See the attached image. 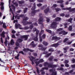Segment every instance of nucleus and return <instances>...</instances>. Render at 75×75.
I'll return each instance as SVG.
<instances>
[{"label": "nucleus", "mask_w": 75, "mask_h": 75, "mask_svg": "<svg viewBox=\"0 0 75 75\" xmlns=\"http://www.w3.org/2000/svg\"><path fill=\"white\" fill-rule=\"evenodd\" d=\"M48 64H49V63L47 62H45L44 63V66L45 67H47V65H48Z\"/></svg>", "instance_id": "41"}, {"label": "nucleus", "mask_w": 75, "mask_h": 75, "mask_svg": "<svg viewBox=\"0 0 75 75\" xmlns=\"http://www.w3.org/2000/svg\"><path fill=\"white\" fill-rule=\"evenodd\" d=\"M57 67V65L52 64L51 63H49L48 66V68H54Z\"/></svg>", "instance_id": "5"}, {"label": "nucleus", "mask_w": 75, "mask_h": 75, "mask_svg": "<svg viewBox=\"0 0 75 75\" xmlns=\"http://www.w3.org/2000/svg\"><path fill=\"white\" fill-rule=\"evenodd\" d=\"M19 54H23V55L24 54V52H23V51H22L19 52Z\"/></svg>", "instance_id": "52"}, {"label": "nucleus", "mask_w": 75, "mask_h": 75, "mask_svg": "<svg viewBox=\"0 0 75 75\" xmlns=\"http://www.w3.org/2000/svg\"><path fill=\"white\" fill-rule=\"evenodd\" d=\"M36 71L37 74H40V70H39V69L37 67H36Z\"/></svg>", "instance_id": "25"}, {"label": "nucleus", "mask_w": 75, "mask_h": 75, "mask_svg": "<svg viewBox=\"0 0 75 75\" xmlns=\"http://www.w3.org/2000/svg\"><path fill=\"white\" fill-rule=\"evenodd\" d=\"M57 31H62L63 30V28H60L57 29Z\"/></svg>", "instance_id": "48"}, {"label": "nucleus", "mask_w": 75, "mask_h": 75, "mask_svg": "<svg viewBox=\"0 0 75 75\" xmlns=\"http://www.w3.org/2000/svg\"><path fill=\"white\" fill-rule=\"evenodd\" d=\"M63 35H67L68 34V32H65V30H63Z\"/></svg>", "instance_id": "33"}, {"label": "nucleus", "mask_w": 75, "mask_h": 75, "mask_svg": "<svg viewBox=\"0 0 75 75\" xmlns=\"http://www.w3.org/2000/svg\"><path fill=\"white\" fill-rule=\"evenodd\" d=\"M48 51L49 52H54V49H53V48H51L50 49H49Z\"/></svg>", "instance_id": "20"}, {"label": "nucleus", "mask_w": 75, "mask_h": 75, "mask_svg": "<svg viewBox=\"0 0 75 75\" xmlns=\"http://www.w3.org/2000/svg\"><path fill=\"white\" fill-rule=\"evenodd\" d=\"M61 20V18L57 17L55 19V21H59Z\"/></svg>", "instance_id": "17"}, {"label": "nucleus", "mask_w": 75, "mask_h": 75, "mask_svg": "<svg viewBox=\"0 0 75 75\" xmlns=\"http://www.w3.org/2000/svg\"><path fill=\"white\" fill-rule=\"evenodd\" d=\"M46 20V21L47 23H49L50 22V19H49L48 18H47Z\"/></svg>", "instance_id": "61"}, {"label": "nucleus", "mask_w": 75, "mask_h": 75, "mask_svg": "<svg viewBox=\"0 0 75 75\" xmlns=\"http://www.w3.org/2000/svg\"><path fill=\"white\" fill-rule=\"evenodd\" d=\"M18 3L19 4H22L24 3V1H19Z\"/></svg>", "instance_id": "30"}, {"label": "nucleus", "mask_w": 75, "mask_h": 75, "mask_svg": "<svg viewBox=\"0 0 75 75\" xmlns=\"http://www.w3.org/2000/svg\"><path fill=\"white\" fill-rule=\"evenodd\" d=\"M44 30H41L40 33L39 34V35H42V33H44Z\"/></svg>", "instance_id": "49"}, {"label": "nucleus", "mask_w": 75, "mask_h": 75, "mask_svg": "<svg viewBox=\"0 0 75 75\" xmlns=\"http://www.w3.org/2000/svg\"><path fill=\"white\" fill-rule=\"evenodd\" d=\"M36 6H35V3H34L33 4V6L32 8V10L33 11H32L31 13H32V16H34V15H35V13H36V12H38L40 11L39 9L35 10V9L36 8Z\"/></svg>", "instance_id": "1"}, {"label": "nucleus", "mask_w": 75, "mask_h": 75, "mask_svg": "<svg viewBox=\"0 0 75 75\" xmlns=\"http://www.w3.org/2000/svg\"><path fill=\"white\" fill-rule=\"evenodd\" d=\"M5 34L6 33L4 31L3 32L1 35V36L3 38H5Z\"/></svg>", "instance_id": "13"}, {"label": "nucleus", "mask_w": 75, "mask_h": 75, "mask_svg": "<svg viewBox=\"0 0 75 75\" xmlns=\"http://www.w3.org/2000/svg\"><path fill=\"white\" fill-rule=\"evenodd\" d=\"M35 64H36V66H38V65H39V64H40V62L39 61L36 62H35Z\"/></svg>", "instance_id": "45"}, {"label": "nucleus", "mask_w": 75, "mask_h": 75, "mask_svg": "<svg viewBox=\"0 0 75 75\" xmlns=\"http://www.w3.org/2000/svg\"><path fill=\"white\" fill-rule=\"evenodd\" d=\"M12 3L14 5H15V6H18V4H17V2L14 3V1H13Z\"/></svg>", "instance_id": "42"}, {"label": "nucleus", "mask_w": 75, "mask_h": 75, "mask_svg": "<svg viewBox=\"0 0 75 75\" xmlns=\"http://www.w3.org/2000/svg\"><path fill=\"white\" fill-rule=\"evenodd\" d=\"M20 17H19V16H18L17 15H16L15 16V18H16H16H17V19H18V20H19V19H20Z\"/></svg>", "instance_id": "39"}, {"label": "nucleus", "mask_w": 75, "mask_h": 75, "mask_svg": "<svg viewBox=\"0 0 75 75\" xmlns=\"http://www.w3.org/2000/svg\"><path fill=\"white\" fill-rule=\"evenodd\" d=\"M44 60H43V59H40L39 61V62L40 63H42V62H44Z\"/></svg>", "instance_id": "26"}, {"label": "nucleus", "mask_w": 75, "mask_h": 75, "mask_svg": "<svg viewBox=\"0 0 75 75\" xmlns=\"http://www.w3.org/2000/svg\"><path fill=\"white\" fill-rule=\"evenodd\" d=\"M54 58V57L52 56H51L49 58V60L50 61H52V59Z\"/></svg>", "instance_id": "35"}, {"label": "nucleus", "mask_w": 75, "mask_h": 75, "mask_svg": "<svg viewBox=\"0 0 75 75\" xmlns=\"http://www.w3.org/2000/svg\"><path fill=\"white\" fill-rule=\"evenodd\" d=\"M33 40L34 41H38V36L36 35V37L33 38Z\"/></svg>", "instance_id": "18"}, {"label": "nucleus", "mask_w": 75, "mask_h": 75, "mask_svg": "<svg viewBox=\"0 0 75 75\" xmlns=\"http://www.w3.org/2000/svg\"><path fill=\"white\" fill-rule=\"evenodd\" d=\"M60 38L58 37L57 36H53L52 37V40H55L57 41H58V40H60Z\"/></svg>", "instance_id": "7"}, {"label": "nucleus", "mask_w": 75, "mask_h": 75, "mask_svg": "<svg viewBox=\"0 0 75 75\" xmlns=\"http://www.w3.org/2000/svg\"><path fill=\"white\" fill-rule=\"evenodd\" d=\"M57 23L56 22H53L51 24V25L50 26L51 27L54 28V26H55V25H57Z\"/></svg>", "instance_id": "8"}, {"label": "nucleus", "mask_w": 75, "mask_h": 75, "mask_svg": "<svg viewBox=\"0 0 75 75\" xmlns=\"http://www.w3.org/2000/svg\"><path fill=\"white\" fill-rule=\"evenodd\" d=\"M57 6V5L56 4H54L53 5V7H56Z\"/></svg>", "instance_id": "64"}, {"label": "nucleus", "mask_w": 75, "mask_h": 75, "mask_svg": "<svg viewBox=\"0 0 75 75\" xmlns=\"http://www.w3.org/2000/svg\"><path fill=\"white\" fill-rule=\"evenodd\" d=\"M43 44H44L45 46H47L48 45V43L44 41L43 42Z\"/></svg>", "instance_id": "31"}, {"label": "nucleus", "mask_w": 75, "mask_h": 75, "mask_svg": "<svg viewBox=\"0 0 75 75\" xmlns=\"http://www.w3.org/2000/svg\"><path fill=\"white\" fill-rule=\"evenodd\" d=\"M34 41H33L30 43V45L32 46L33 48H34V47H35L36 46V45L35 44L33 43H34Z\"/></svg>", "instance_id": "10"}, {"label": "nucleus", "mask_w": 75, "mask_h": 75, "mask_svg": "<svg viewBox=\"0 0 75 75\" xmlns=\"http://www.w3.org/2000/svg\"><path fill=\"white\" fill-rule=\"evenodd\" d=\"M62 10H69L70 12H72V11H75V8L71 9V7H69V8H62Z\"/></svg>", "instance_id": "3"}, {"label": "nucleus", "mask_w": 75, "mask_h": 75, "mask_svg": "<svg viewBox=\"0 0 75 75\" xmlns=\"http://www.w3.org/2000/svg\"><path fill=\"white\" fill-rule=\"evenodd\" d=\"M33 27L34 26H33V25H30L29 28L30 29V30H32Z\"/></svg>", "instance_id": "43"}, {"label": "nucleus", "mask_w": 75, "mask_h": 75, "mask_svg": "<svg viewBox=\"0 0 75 75\" xmlns=\"http://www.w3.org/2000/svg\"><path fill=\"white\" fill-rule=\"evenodd\" d=\"M63 2L64 1H57V3H61V4H62Z\"/></svg>", "instance_id": "38"}, {"label": "nucleus", "mask_w": 75, "mask_h": 75, "mask_svg": "<svg viewBox=\"0 0 75 75\" xmlns=\"http://www.w3.org/2000/svg\"><path fill=\"white\" fill-rule=\"evenodd\" d=\"M71 67L72 68H75V64L72 65L71 66Z\"/></svg>", "instance_id": "59"}, {"label": "nucleus", "mask_w": 75, "mask_h": 75, "mask_svg": "<svg viewBox=\"0 0 75 75\" xmlns=\"http://www.w3.org/2000/svg\"><path fill=\"white\" fill-rule=\"evenodd\" d=\"M37 6H38V7H40L42 6V4H37Z\"/></svg>", "instance_id": "62"}, {"label": "nucleus", "mask_w": 75, "mask_h": 75, "mask_svg": "<svg viewBox=\"0 0 75 75\" xmlns=\"http://www.w3.org/2000/svg\"><path fill=\"white\" fill-rule=\"evenodd\" d=\"M23 22V24L25 25H26L27 24H28V21H25V22Z\"/></svg>", "instance_id": "51"}, {"label": "nucleus", "mask_w": 75, "mask_h": 75, "mask_svg": "<svg viewBox=\"0 0 75 75\" xmlns=\"http://www.w3.org/2000/svg\"><path fill=\"white\" fill-rule=\"evenodd\" d=\"M16 45L17 46H20V44L18 42L16 43Z\"/></svg>", "instance_id": "55"}, {"label": "nucleus", "mask_w": 75, "mask_h": 75, "mask_svg": "<svg viewBox=\"0 0 75 75\" xmlns=\"http://www.w3.org/2000/svg\"><path fill=\"white\" fill-rule=\"evenodd\" d=\"M24 30H27L29 29V27L28 26H25L24 28Z\"/></svg>", "instance_id": "50"}, {"label": "nucleus", "mask_w": 75, "mask_h": 75, "mask_svg": "<svg viewBox=\"0 0 75 75\" xmlns=\"http://www.w3.org/2000/svg\"><path fill=\"white\" fill-rule=\"evenodd\" d=\"M46 31L48 32V33H50V34H51L52 33V31H51V30H49L48 29H46Z\"/></svg>", "instance_id": "36"}, {"label": "nucleus", "mask_w": 75, "mask_h": 75, "mask_svg": "<svg viewBox=\"0 0 75 75\" xmlns=\"http://www.w3.org/2000/svg\"><path fill=\"white\" fill-rule=\"evenodd\" d=\"M14 42L13 40V39H11L10 41V44L11 45H14Z\"/></svg>", "instance_id": "21"}, {"label": "nucleus", "mask_w": 75, "mask_h": 75, "mask_svg": "<svg viewBox=\"0 0 75 75\" xmlns=\"http://www.w3.org/2000/svg\"><path fill=\"white\" fill-rule=\"evenodd\" d=\"M52 54V52L48 54H47L45 56V57H49V56H50V55H51Z\"/></svg>", "instance_id": "34"}, {"label": "nucleus", "mask_w": 75, "mask_h": 75, "mask_svg": "<svg viewBox=\"0 0 75 75\" xmlns=\"http://www.w3.org/2000/svg\"><path fill=\"white\" fill-rule=\"evenodd\" d=\"M59 45H60V44H58V43H57L51 45V47H58Z\"/></svg>", "instance_id": "9"}, {"label": "nucleus", "mask_w": 75, "mask_h": 75, "mask_svg": "<svg viewBox=\"0 0 75 75\" xmlns=\"http://www.w3.org/2000/svg\"><path fill=\"white\" fill-rule=\"evenodd\" d=\"M19 56L20 54H18L15 57V58L16 59H17V60H18V59H19V58H18V57H19Z\"/></svg>", "instance_id": "19"}, {"label": "nucleus", "mask_w": 75, "mask_h": 75, "mask_svg": "<svg viewBox=\"0 0 75 75\" xmlns=\"http://www.w3.org/2000/svg\"><path fill=\"white\" fill-rule=\"evenodd\" d=\"M24 18L23 19V22H25L27 20H28V18L27 17L24 16Z\"/></svg>", "instance_id": "11"}, {"label": "nucleus", "mask_w": 75, "mask_h": 75, "mask_svg": "<svg viewBox=\"0 0 75 75\" xmlns=\"http://www.w3.org/2000/svg\"><path fill=\"white\" fill-rule=\"evenodd\" d=\"M69 40L68 38H65L63 40L64 42H66L67 41H68Z\"/></svg>", "instance_id": "29"}, {"label": "nucleus", "mask_w": 75, "mask_h": 75, "mask_svg": "<svg viewBox=\"0 0 75 75\" xmlns=\"http://www.w3.org/2000/svg\"><path fill=\"white\" fill-rule=\"evenodd\" d=\"M60 6L61 7H62V8H63V7H64V4H63V3H62L60 5Z\"/></svg>", "instance_id": "60"}, {"label": "nucleus", "mask_w": 75, "mask_h": 75, "mask_svg": "<svg viewBox=\"0 0 75 75\" xmlns=\"http://www.w3.org/2000/svg\"><path fill=\"white\" fill-rule=\"evenodd\" d=\"M54 71H55V69H50L49 70V72H52V73Z\"/></svg>", "instance_id": "22"}, {"label": "nucleus", "mask_w": 75, "mask_h": 75, "mask_svg": "<svg viewBox=\"0 0 75 75\" xmlns=\"http://www.w3.org/2000/svg\"><path fill=\"white\" fill-rule=\"evenodd\" d=\"M42 16V14L41 13H40V18L38 20V24H41L42 27H43L44 26V25H43V24L42 23H43V18H42V16Z\"/></svg>", "instance_id": "2"}, {"label": "nucleus", "mask_w": 75, "mask_h": 75, "mask_svg": "<svg viewBox=\"0 0 75 75\" xmlns=\"http://www.w3.org/2000/svg\"><path fill=\"white\" fill-rule=\"evenodd\" d=\"M52 75H57V72L53 71L51 74Z\"/></svg>", "instance_id": "47"}, {"label": "nucleus", "mask_w": 75, "mask_h": 75, "mask_svg": "<svg viewBox=\"0 0 75 75\" xmlns=\"http://www.w3.org/2000/svg\"><path fill=\"white\" fill-rule=\"evenodd\" d=\"M72 20H73V19L71 18L68 20V22L71 23H72Z\"/></svg>", "instance_id": "28"}, {"label": "nucleus", "mask_w": 75, "mask_h": 75, "mask_svg": "<svg viewBox=\"0 0 75 75\" xmlns=\"http://www.w3.org/2000/svg\"><path fill=\"white\" fill-rule=\"evenodd\" d=\"M46 48H44L43 47H42L40 49L41 50H42V51H45V50H46Z\"/></svg>", "instance_id": "27"}, {"label": "nucleus", "mask_w": 75, "mask_h": 75, "mask_svg": "<svg viewBox=\"0 0 75 75\" xmlns=\"http://www.w3.org/2000/svg\"><path fill=\"white\" fill-rule=\"evenodd\" d=\"M23 41V39H21L20 38L18 39V41L19 43H20V42H22Z\"/></svg>", "instance_id": "24"}, {"label": "nucleus", "mask_w": 75, "mask_h": 75, "mask_svg": "<svg viewBox=\"0 0 75 75\" xmlns=\"http://www.w3.org/2000/svg\"><path fill=\"white\" fill-rule=\"evenodd\" d=\"M69 47H66L65 48H63V49L64 50V53H66L67 52V50L68 49Z\"/></svg>", "instance_id": "15"}, {"label": "nucleus", "mask_w": 75, "mask_h": 75, "mask_svg": "<svg viewBox=\"0 0 75 75\" xmlns=\"http://www.w3.org/2000/svg\"><path fill=\"white\" fill-rule=\"evenodd\" d=\"M27 10H28V8H24V10H23V12H24V13H26V12H27Z\"/></svg>", "instance_id": "23"}, {"label": "nucleus", "mask_w": 75, "mask_h": 75, "mask_svg": "<svg viewBox=\"0 0 75 75\" xmlns=\"http://www.w3.org/2000/svg\"><path fill=\"white\" fill-rule=\"evenodd\" d=\"M55 10L56 12H58V11H59L61 10V9L60 8H55Z\"/></svg>", "instance_id": "46"}, {"label": "nucleus", "mask_w": 75, "mask_h": 75, "mask_svg": "<svg viewBox=\"0 0 75 75\" xmlns=\"http://www.w3.org/2000/svg\"><path fill=\"white\" fill-rule=\"evenodd\" d=\"M69 62V60H66L64 62V64H68Z\"/></svg>", "instance_id": "40"}, {"label": "nucleus", "mask_w": 75, "mask_h": 75, "mask_svg": "<svg viewBox=\"0 0 75 75\" xmlns=\"http://www.w3.org/2000/svg\"><path fill=\"white\" fill-rule=\"evenodd\" d=\"M39 40L40 42H42V37L41 35H39Z\"/></svg>", "instance_id": "37"}, {"label": "nucleus", "mask_w": 75, "mask_h": 75, "mask_svg": "<svg viewBox=\"0 0 75 75\" xmlns=\"http://www.w3.org/2000/svg\"><path fill=\"white\" fill-rule=\"evenodd\" d=\"M3 27H4V28H5V29H6V28H7V26L6 25V23L4 24L3 22Z\"/></svg>", "instance_id": "32"}, {"label": "nucleus", "mask_w": 75, "mask_h": 75, "mask_svg": "<svg viewBox=\"0 0 75 75\" xmlns=\"http://www.w3.org/2000/svg\"><path fill=\"white\" fill-rule=\"evenodd\" d=\"M28 36H29V35H23L21 36V38H22V39H24V41H26L27 40L28 38Z\"/></svg>", "instance_id": "4"}, {"label": "nucleus", "mask_w": 75, "mask_h": 75, "mask_svg": "<svg viewBox=\"0 0 75 75\" xmlns=\"http://www.w3.org/2000/svg\"><path fill=\"white\" fill-rule=\"evenodd\" d=\"M30 60L32 62V65H33L34 64V62H33V59H30Z\"/></svg>", "instance_id": "54"}, {"label": "nucleus", "mask_w": 75, "mask_h": 75, "mask_svg": "<svg viewBox=\"0 0 75 75\" xmlns=\"http://www.w3.org/2000/svg\"><path fill=\"white\" fill-rule=\"evenodd\" d=\"M45 37H46V35L45 34H43L42 36V38L43 39H45Z\"/></svg>", "instance_id": "57"}, {"label": "nucleus", "mask_w": 75, "mask_h": 75, "mask_svg": "<svg viewBox=\"0 0 75 75\" xmlns=\"http://www.w3.org/2000/svg\"><path fill=\"white\" fill-rule=\"evenodd\" d=\"M36 35L38 36V33L40 32V31L38 30H37L36 31Z\"/></svg>", "instance_id": "44"}, {"label": "nucleus", "mask_w": 75, "mask_h": 75, "mask_svg": "<svg viewBox=\"0 0 75 75\" xmlns=\"http://www.w3.org/2000/svg\"><path fill=\"white\" fill-rule=\"evenodd\" d=\"M33 54L34 55V57H37V53H33Z\"/></svg>", "instance_id": "53"}, {"label": "nucleus", "mask_w": 75, "mask_h": 75, "mask_svg": "<svg viewBox=\"0 0 75 75\" xmlns=\"http://www.w3.org/2000/svg\"><path fill=\"white\" fill-rule=\"evenodd\" d=\"M49 11H50V9L49 8H46L45 10L44 11V12L45 14H47V13H48V12Z\"/></svg>", "instance_id": "14"}, {"label": "nucleus", "mask_w": 75, "mask_h": 75, "mask_svg": "<svg viewBox=\"0 0 75 75\" xmlns=\"http://www.w3.org/2000/svg\"><path fill=\"white\" fill-rule=\"evenodd\" d=\"M15 25V28H16V29H17L18 28V27H21V25H20V24L16 23Z\"/></svg>", "instance_id": "12"}, {"label": "nucleus", "mask_w": 75, "mask_h": 75, "mask_svg": "<svg viewBox=\"0 0 75 75\" xmlns=\"http://www.w3.org/2000/svg\"><path fill=\"white\" fill-rule=\"evenodd\" d=\"M68 30L69 31H72V26L71 25L69 26L68 28Z\"/></svg>", "instance_id": "16"}, {"label": "nucleus", "mask_w": 75, "mask_h": 75, "mask_svg": "<svg viewBox=\"0 0 75 75\" xmlns=\"http://www.w3.org/2000/svg\"><path fill=\"white\" fill-rule=\"evenodd\" d=\"M11 37L12 38H16V36H15V35H14V34L12 35Z\"/></svg>", "instance_id": "58"}, {"label": "nucleus", "mask_w": 75, "mask_h": 75, "mask_svg": "<svg viewBox=\"0 0 75 75\" xmlns=\"http://www.w3.org/2000/svg\"><path fill=\"white\" fill-rule=\"evenodd\" d=\"M71 61L73 62V63H75V59L74 58H73V59L71 60Z\"/></svg>", "instance_id": "63"}, {"label": "nucleus", "mask_w": 75, "mask_h": 75, "mask_svg": "<svg viewBox=\"0 0 75 75\" xmlns=\"http://www.w3.org/2000/svg\"><path fill=\"white\" fill-rule=\"evenodd\" d=\"M27 51H29L30 52H34V50H32L31 49H30L28 48H25L23 49V51H24V52H27Z\"/></svg>", "instance_id": "6"}, {"label": "nucleus", "mask_w": 75, "mask_h": 75, "mask_svg": "<svg viewBox=\"0 0 75 75\" xmlns=\"http://www.w3.org/2000/svg\"><path fill=\"white\" fill-rule=\"evenodd\" d=\"M24 16H25L23 14H21V15H19V17H20L23 18V17H24Z\"/></svg>", "instance_id": "56"}]
</instances>
